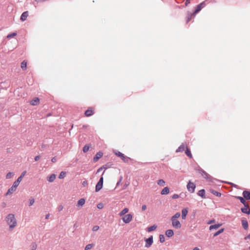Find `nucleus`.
<instances>
[{
  "label": "nucleus",
  "mask_w": 250,
  "mask_h": 250,
  "mask_svg": "<svg viewBox=\"0 0 250 250\" xmlns=\"http://www.w3.org/2000/svg\"><path fill=\"white\" fill-rule=\"evenodd\" d=\"M215 223V220H208L207 224L210 225L209 227V229L211 231L212 230H216L219 228L223 224L222 223Z\"/></svg>",
  "instance_id": "f257e3e1"
},
{
  "label": "nucleus",
  "mask_w": 250,
  "mask_h": 250,
  "mask_svg": "<svg viewBox=\"0 0 250 250\" xmlns=\"http://www.w3.org/2000/svg\"><path fill=\"white\" fill-rule=\"evenodd\" d=\"M144 241H145V247L147 248L150 247L153 243V235H150L148 238H145Z\"/></svg>",
  "instance_id": "f03ea898"
},
{
  "label": "nucleus",
  "mask_w": 250,
  "mask_h": 250,
  "mask_svg": "<svg viewBox=\"0 0 250 250\" xmlns=\"http://www.w3.org/2000/svg\"><path fill=\"white\" fill-rule=\"evenodd\" d=\"M7 224L9 226V230H12L17 225V220H6Z\"/></svg>",
  "instance_id": "7ed1b4c3"
},
{
  "label": "nucleus",
  "mask_w": 250,
  "mask_h": 250,
  "mask_svg": "<svg viewBox=\"0 0 250 250\" xmlns=\"http://www.w3.org/2000/svg\"><path fill=\"white\" fill-rule=\"evenodd\" d=\"M195 187V185L190 181H189L187 185V188L188 191H189L191 193L194 192Z\"/></svg>",
  "instance_id": "20e7f679"
},
{
  "label": "nucleus",
  "mask_w": 250,
  "mask_h": 250,
  "mask_svg": "<svg viewBox=\"0 0 250 250\" xmlns=\"http://www.w3.org/2000/svg\"><path fill=\"white\" fill-rule=\"evenodd\" d=\"M172 221V226L176 229H179L181 227V224L179 220H171Z\"/></svg>",
  "instance_id": "39448f33"
},
{
  "label": "nucleus",
  "mask_w": 250,
  "mask_h": 250,
  "mask_svg": "<svg viewBox=\"0 0 250 250\" xmlns=\"http://www.w3.org/2000/svg\"><path fill=\"white\" fill-rule=\"evenodd\" d=\"M94 113V108L90 107H89L84 113V114L85 116L86 117H89L90 116H92Z\"/></svg>",
  "instance_id": "423d86ee"
},
{
  "label": "nucleus",
  "mask_w": 250,
  "mask_h": 250,
  "mask_svg": "<svg viewBox=\"0 0 250 250\" xmlns=\"http://www.w3.org/2000/svg\"><path fill=\"white\" fill-rule=\"evenodd\" d=\"M116 155L120 157L124 162H127L128 159H129V158L125 156L124 154L119 151L116 152Z\"/></svg>",
  "instance_id": "0eeeda50"
},
{
  "label": "nucleus",
  "mask_w": 250,
  "mask_h": 250,
  "mask_svg": "<svg viewBox=\"0 0 250 250\" xmlns=\"http://www.w3.org/2000/svg\"><path fill=\"white\" fill-rule=\"evenodd\" d=\"M165 235H166V237H167L168 238L172 237L174 235L173 230L172 229H169L165 231Z\"/></svg>",
  "instance_id": "6e6552de"
},
{
  "label": "nucleus",
  "mask_w": 250,
  "mask_h": 250,
  "mask_svg": "<svg viewBox=\"0 0 250 250\" xmlns=\"http://www.w3.org/2000/svg\"><path fill=\"white\" fill-rule=\"evenodd\" d=\"M157 225L156 224H154L153 225H151V226L146 228V231L150 232L155 230L157 229Z\"/></svg>",
  "instance_id": "1a4fd4ad"
},
{
  "label": "nucleus",
  "mask_w": 250,
  "mask_h": 250,
  "mask_svg": "<svg viewBox=\"0 0 250 250\" xmlns=\"http://www.w3.org/2000/svg\"><path fill=\"white\" fill-rule=\"evenodd\" d=\"M205 4V2H203L198 5L196 7L194 13H197L198 12H199L204 7Z\"/></svg>",
  "instance_id": "9d476101"
},
{
  "label": "nucleus",
  "mask_w": 250,
  "mask_h": 250,
  "mask_svg": "<svg viewBox=\"0 0 250 250\" xmlns=\"http://www.w3.org/2000/svg\"><path fill=\"white\" fill-rule=\"evenodd\" d=\"M242 225L244 229L247 230L249 228V223L247 220H241Z\"/></svg>",
  "instance_id": "9b49d317"
},
{
  "label": "nucleus",
  "mask_w": 250,
  "mask_h": 250,
  "mask_svg": "<svg viewBox=\"0 0 250 250\" xmlns=\"http://www.w3.org/2000/svg\"><path fill=\"white\" fill-rule=\"evenodd\" d=\"M103 155V153L101 152H98L95 156L93 158V161L97 162L99 159H100Z\"/></svg>",
  "instance_id": "f8f14e48"
},
{
  "label": "nucleus",
  "mask_w": 250,
  "mask_h": 250,
  "mask_svg": "<svg viewBox=\"0 0 250 250\" xmlns=\"http://www.w3.org/2000/svg\"><path fill=\"white\" fill-rule=\"evenodd\" d=\"M16 188L12 186L7 191L6 193V195H10L12 194L14 192H15L16 190Z\"/></svg>",
  "instance_id": "ddd939ff"
},
{
  "label": "nucleus",
  "mask_w": 250,
  "mask_h": 250,
  "mask_svg": "<svg viewBox=\"0 0 250 250\" xmlns=\"http://www.w3.org/2000/svg\"><path fill=\"white\" fill-rule=\"evenodd\" d=\"M40 100L38 98H35L30 101V104L32 105H36L39 104Z\"/></svg>",
  "instance_id": "4468645a"
},
{
  "label": "nucleus",
  "mask_w": 250,
  "mask_h": 250,
  "mask_svg": "<svg viewBox=\"0 0 250 250\" xmlns=\"http://www.w3.org/2000/svg\"><path fill=\"white\" fill-rule=\"evenodd\" d=\"M225 230V229L223 228H222L220 229L219 230H218L217 231H216L215 233L213 234V237H215L220 234L221 233H223Z\"/></svg>",
  "instance_id": "2eb2a0df"
},
{
  "label": "nucleus",
  "mask_w": 250,
  "mask_h": 250,
  "mask_svg": "<svg viewBox=\"0 0 250 250\" xmlns=\"http://www.w3.org/2000/svg\"><path fill=\"white\" fill-rule=\"evenodd\" d=\"M28 16V13L27 11L24 12L21 15V20L22 21H24L26 20Z\"/></svg>",
  "instance_id": "dca6fc26"
},
{
  "label": "nucleus",
  "mask_w": 250,
  "mask_h": 250,
  "mask_svg": "<svg viewBox=\"0 0 250 250\" xmlns=\"http://www.w3.org/2000/svg\"><path fill=\"white\" fill-rule=\"evenodd\" d=\"M186 147L188 146L183 144L177 148L176 152H183L185 150V149H186Z\"/></svg>",
  "instance_id": "f3484780"
},
{
  "label": "nucleus",
  "mask_w": 250,
  "mask_h": 250,
  "mask_svg": "<svg viewBox=\"0 0 250 250\" xmlns=\"http://www.w3.org/2000/svg\"><path fill=\"white\" fill-rule=\"evenodd\" d=\"M243 195L244 197L246 200H250V192L248 191H244L243 192Z\"/></svg>",
  "instance_id": "a211bd4d"
},
{
  "label": "nucleus",
  "mask_w": 250,
  "mask_h": 250,
  "mask_svg": "<svg viewBox=\"0 0 250 250\" xmlns=\"http://www.w3.org/2000/svg\"><path fill=\"white\" fill-rule=\"evenodd\" d=\"M169 192V189L168 187H166L164 188L161 191V194L162 195H167Z\"/></svg>",
  "instance_id": "6ab92c4d"
},
{
  "label": "nucleus",
  "mask_w": 250,
  "mask_h": 250,
  "mask_svg": "<svg viewBox=\"0 0 250 250\" xmlns=\"http://www.w3.org/2000/svg\"><path fill=\"white\" fill-rule=\"evenodd\" d=\"M85 203V200L83 198H81L80 199L77 203V206L79 207H82Z\"/></svg>",
  "instance_id": "aec40b11"
},
{
  "label": "nucleus",
  "mask_w": 250,
  "mask_h": 250,
  "mask_svg": "<svg viewBox=\"0 0 250 250\" xmlns=\"http://www.w3.org/2000/svg\"><path fill=\"white\" fill-rule=\"evenodd\" d=\"M188 212V210L187 208H184L182 210V219L186 218Z\"/></svg>",
  "instance_id": "412c9836"
},
{
  "label": "nucleus",
  "mask_w": 250,
  "mask_h": 250,
  "mask_svg": "<svg viewBox=\"0 0 250 250\" xmlns=\"http://www.w3.org/2000/svg\"><path fill=\"white\" fill-rule=\"evenodd\" d=\"M210 192L211 193H212V194H213L214 195L216 196H218V197H220L221 196V193L217 191H215L214 190V189H210L209 190Z\"/></svg>",
  "instance_id": "4be33fe9"
},
{
  "label": "nucleus",
  "mask_w": 250,
  "mask_h": 250,
  "mask_svg": "<svg viewBox=\"0 0 250 250\" xmlns=\"http://www.w3.org/2000/svg\"><path fill=\"white\" fill-rule=\"evenodd\" d=\"M56 178V175L54 174H51L48 178V181L49 182H53Z\"/></svg>",
  "instance_id": "5701e85b"
},
{
  "label": "nucleus",
  "mask_w": 250,
  "mask_h": 250,
  "mask_svg": "<svg viewBox=\"0 0 250 250\" xmlns=\"http://www.w3.org/2000/svg\"><path fill=\"white\" fill-rule=\"evenodd\" d=\"M185 153L190 158H192V154L191 153V152H190V150L188 148V147H186V149Z\"/></svg>",
  "instance_id": "b1692460"
},
{
  "label": "nucleus",
  "mask_w": 250,
  "mask_h": 250,
  "mask_svg": "<svg viewBox=\"0 0 250 250\" xmlns=\"http://www.w3.org/2000/svg\"><path fill=\"white\" fill-rule=\"evenodd\" d=\"M21 68L22 69L25 70L26 69V67H27V62L25 61H23L21 63Z\"/></svg>",
  "instance_id": "393cba45"
},
{
  "label": "nucleus",
  "mask_w": 250,
  "mask_h": 250,
  "mask_svg": "<svg viewBox=\"0 0 250 250\" xmlns=\"http://www.w3.org/2000/svg\"><path fill=\"white\" fill-rule=\"evenodd\" d=\"M157 183V184L160 186H164L166 184L165 181L163 179L158 180Z\"/></svg>",
  "instance_id": "a878e982"
},
{
  "label": "nucleus",
  "mask_w": 250,
  "mask_h": 250,
  "mask_svg": "<svg viewBox=\"0 0 250 250\" xmlns=\"http://www.w3.org/2000/svg\"><path fill=\"white\" fill-rule=\"evenodd\" d=\"M102 187H103V185L97 183L96 186V188H95L96 191L98 192L99 190H100L102 189Z\"/></svg>",
  "instance_id": "bb28decb"
},
{
  "label": "nucleus",
  "mask_w": 250,
  "mask_h": 250,
  "mask_svg": "<svg viewBox=\"0 0 250 250\" xmlns=\"http://www.w3.org/2000/svg\"><path fill=\"white\" fill-rule=\"evenodd\" d=\"M128 211V209L127 208H125L119 214L120 216L121 217L127 213Z\"/></svg>",
  "instance_id": "cd10ccee"
},
{
  "label": "nucleus",
  "mask_w": 250,
  "mask_h": 250,
  "mask_svg": "<svg viewBox=\"0 0 250 250\" xmlns=\"http://www.w3.org/2000/svg\"><path fill=\"white\" fill-rule=\"evenodd\" d=\"M241 210L243 213H250V209L248 207H245L244 208H242Z\"/></svg>",
  "instance_id": "c85d7f7f"
},
{
  "label": "nucleus",
  "mask_w": 250,
  "mask_h": 250,
  "mask_svg": "<svg viewBox=\"0 0 250 250\" xmlns=\"http://www.w3.org/2000/svg\"><path fill=\"white\" fill-rule=\"evenodd\" d=\"M94 246V244L91 243V244H88L86 245V246L84 248V250H90L93 246Z\"/></svg>",
  "instance_id": "c756f323"
},
{
  "label": "nucleus",
  "mask_w": 250,
  "mask_h": 250,
  "mask_svg": "<svg viewBox=\"0 0 250 250\" xmlns=\"http://www.w3.org/2000/svg\"><path fill=\"white\" fill-rule=\"evenodd\" d=\"M159 241L160 243H163L165 241V238L163 234H160L159 235Z\"/></svg>",
  "instance_id": "7c9ffc66"
},
{
  "label": "nucleus",
  "mask_w": 250,
  "mask_h": 250,
  "mask_svg": "<svg viewBox=\"0 0 250 250\" xmlns=\"http://www.w3.org/2000/svg\"><path fill=\"white\" fill-rule=\"evenodd\" d=\"M205 191L204 189H201L198 191V195L201 196L202 197H205Z\"/></svg>",
  "instance_id": "2f4dec72"
},
{
  "label": "nucleus",
  "mask_w": 250,
  "mask_h": 250,
  "mask_svg": "<svg viewBox=\"0 0 250 250\" xmlns=\"http://www.w3.org/2000/svg\"><path fill=\"white\" fill-rule=\"evenodd\" d=\"M65 175H66V172L64 171H62L59 176V178L60 179H62L65 176Z\"/></svg>",
  "instance_id": "473e14b6"
},
{
  "label": "nucleus",
  "mask_w": 250,
  "mask_h": 250,
  "mask_svg": "<svg viewBox=\"0 0 250 250\" xmlns=\"http://www.w3.org/2000/svg\"><path fill=\"white\" fill-rule=\"evenodd\" d=\"M13 175L14 173L13 172H9L6 174V178L7 179H10L13 176Z\"/></svg>",
  "instance_id": "72a5a7b5"
},
{
  "label": "nucleus",
  "mask_w": 250,
  "mask_h": 250,
  "mask_svg": "<svg viewBox=\"0 0 250 250\" xmlns=\"http://www.w3.org/2000/svg\"><path fill=\"white\" fill-rule=\"evenodd\" d=\"M181 214L180 212L176 213L174 215H173L171 219H177L180 217Z\"/></svg>",
  "instance_id": "f704fd0d"
},
{
  "label": "nucleus",
  "mask_w": 250,
  "mask_h": 250,
  "mask_svg": "<svg viewBox=\"0 0 250 250\" xmlns=\"http://www.w3.org/2000/svg\"><path fill=\"white\" fill-rule=\"evenodd\" d=\"M89 148V146H88L87 145H85L83 147V152L85 153L88 151Z\"/></svg>",
  "instance_id": "c9c22d12"
},
{
  "label": "nucleus",
  "mask_w": 250,
  "mask_h": 250,
  "mask_svg": "<svg viewBox=\"0 0 250 250\" xmlns=\"http://www.w3.org/2000/svg\"><path fill=\"white\" fill-rule=\"evenodd\" d=\"M17 35V33H11V34H9L7 35V38L8 39H10L12 37H14L15 36H16Z\"/></svg>",
  "instance_id": "e433bc0d"
},
{
  "label": "nucleus",
  "mask_w": 250,
  "mask_h": 250,
  "mask_svg": "<svg viewBox=\"0 0 250 250\" xmlns=\"http://www.w3.org/2000/svg\"><path fill=\"white\" fill-rule=\"evenodd\" d=\"M19 184L20 183L17 181V180L16 181H15L12 185V186H13L14 187L16 188H17L18 187V186L19 185Z\"/></svg>",
  "instance_id": "4c0bfd02"
},
{
  "label": "nucleus",
  "mask_w": 250,
  "mask_h": 250,
  "mask_svg": "<svg viewBox=\"0 0 250 250\" xmlns=\"http://www.w3.org/2000/svg\"><path fill=\"white\" fill-rule=\"evenodd\" d=\"M34 202H35L34 199L33 198H31L29 199V206H31L32 205H33L34 204Z\"/></svg>",
  "instance_id": "58836bf2"
},
{
  "label": "nucleus",
  "mask_w": 250,
  "mask_h": 250,
  "mask_svg": "<svg viewBox=\"0 0 250 250\" xmlns=\"http://www.w3.org/2000/svg\"><path fill=\"white\" fill-rule=\"evenodd\" d=\"M99 229V227L98 226H93V228H92V230L93 231H97L98 229Z\"/></svg>",
  "instance_id": "ea45409f"
},
{
  "label": "nucleus",
  "mask_w": 250,
  "mask_h": 250,
  "mask_svg": "<svg viewBox=\"0 0 250 250\" xmlns=\"http://www.w3.org/2000/svg\"><path fill=\"white\" fill-rule=\"evenodd\" d=\"M14 215L13 214H9L7 217V219H14Z\"/></svg>",
  "instance_id": "a19ab883"
},
{
  "label": "nucleus",
  "mask_w": 250,
  "mask_h": 250,
  "mask_svg": "<svg viewBox=\"0 0 250 250\" xmlns=\"http://www.w3.org/2000/svg\"><path fill=\"white\" fill-rule=\"evenodd\" d=\"M238 198L240 200V201H241V202L243 204H244V203L245 202V200H244V199L242 197H238Z\"/></svg>",
  "instance_id": "79ce46f5"
},
{
  "label": "nucleus",
  "mask_w": 250,
  "mask_h": 250,
  "mask_svg": "<svg viewBox=\"0 0 250 250\" xmlns=\"http://www.w3.org/2000/svg\"><path fill=\"white\" fill-rule=\"evenodd\" d=\"M179 197V196L177 194H174L172 196V198L173 199H177Z\"/></svg>",
  "instance_id": "37998d69"
},
{
  "label": "nucleus",
  "mask_w": 250,
  "mask_h": 250,
  "mask_svg": "<svg viewBox=\"0 0 250 250\" xmlns=\"http://www.w3.org/2000/svg\"><path fill=\"white\" fill-rule=\"evenodd\" d=\"M104 207V205L102 203L98 204L97 205V208L99 209H101Z\"/></svg>",
  "instance_id": "c03bdc74"
},
{
  "label": "nucleus",
  "mask_w": 250,
  "mask_h": 250,
  "mask_svg": "<svg viewBox=\"0 0 250 250\" xmlns=\"http://www.w3.org/2000/svg\"><path fill=\"white\" fill-rule=\"evenodd\" d=\"M124 224H128L131 222L132 220H122Z\"/></svg>",
  "instance_id": "a18cd8bd"
},
{
  "label": "nucleus",
  "mask_w": 250,
  "mask_h": 250,
  "mask_svg": "<svg viewBox=\"0 0 250 250\" xmlns=\"http://www.w3.org/2000/svg\"><path fill=\"white\" fill-rule=\"evenodd\" d=\"M103 181H104V179H103V177H102L100 179V180H99V182H98V183L102 184V185H103Z\"/></svg>",
  "instance_id": "49530a36"
},
{
  "label": "nucleus",
  "mask_w": 250,
  "mask_h": 250,
  "mask_svg": "<svg viewBox=\"0 0 250 250\" xmlns=\"http://www.w3.org/2000/svg\"><path fill=\"white\" fill-rule=\"evenodd\" d=\"M103 181H104V179H103V177H102L100 179V180H99V182H98V183L102 184V185H103Z\"/></svg>",
  "instance_id": "de8ad7c7"
},
{
  "label": "nucleus",
  "mask_w": 250,
  "mask_h": 250,
  "mask_svg": "<svg viewBox=\"0 0 250 250\" xmlns=\"http://www.w3.org/2000/svg\"><path fill=\"white\" fill-rule=\"evenodd\" d=\"M125 217L126 218V219H132V216L130 214H128L125 216Z\"/></svg>",
  "instance_id": "09e8293b"
},
{
  "label": "nucleus",
  "mask_w": 250,
  "mask_h": 250,
  "mask_svg": "<svg viewBox=\"0 0 250 250\" xmlns=\"http://www.w3.org/2000/svg\"><path fill=\"white\" fill-rule=\"evenodd\" d=\"M37 249V246L36 245H33L32 246H31V250H36Z\"/></svg>",
  "instance_id": "8fccbe9b"
},
{
  "label": "nucleus",
  "mask_w": 250,
  "mask_h": 250,
  "mask_svg": "<svg viewBox=\"0 0 250 250\" xmlns=\"http://www.w3.org/2000/svg\"><path fill=\"white\" fill-rule=\"evenodd\" d=\"M82 185L83 186H86L88 185V183L86 181H84L83 183H82Z\"/></svg>",
  "instance_id": "3c124183"
},
{
  "label": "nucleus",
  "mask_w": 250,
  "mask_h": 250,
  "mask_svg": "<svg viewBox=\"0 0 250 250\" xmlns=\"http://www.w3.org/2000/svg\"><path fill=\"white\" fill-rule=\"evenodd\" d=\"M22 178L21 176H20L18 179L17 180V181H18L19 183H20L22 181Z\"/></svg>",
  "instance_id": "603ef678"
},
{
  "label": "nucleus",
  "mask_w": 250,
  "mask_h": 250,
  "mask_svg": "<svg viewBox=\"0 0 250 250\" xmlns=\"http://www.w3.org/2000/svg\"><path fill=\"white\" fill-rule=\"evenodd\" d=\"M202 173H203L202 174L203 176H204L205 177H206V176H207V175H208V174H207V173L206 172H205V171H202Z\"/></svg>",
  "instance_id": "864d4df0"
},
{
  "label": "nucleus",
  "mask_w": 250,
  "mask_h": 250,
  "mask_svg": "<svg viewBox=\"0 0 250 250\" xmlns=\"http://www.w3.org/2000/svg\"><path fill=\"white\" fill-rule=\"evenodd\" d=\"M40 158V156L38 155V156H36L35 157V160L36 161H38Z\"/></svg>",
  "instance_id": "5fc2aeb1"
},
{
  "label": "nucleus",
  "mask_w": 250,
  "mask_h": 250,
  "mask_svg": "<svg viewBox=\"0 0 250 250\" xmlns=\"http://www.w3.org/2000/svg\"><path fill=\"white\" fill-rule=\"evenodd\" d=\"M146 205H143V206H142V210H146Z\"/></svg>",
  "instance_id": "6e6d98bb"
},
{
  "label": "nucleus",
  "mask_w": 250,
  "mask_h": 250,
  "mask_svg": "<svg viewBox=\"0 0 250 250\" xmlns=\"http://www.w3.org/2000/svg\"><path fill=\"white\" fill-rule=\"evenodd\" d=\"M25 174H26V171H23V172L21 173V175L20 176H21V177L23 178V177L24 176V175H25Z\"/></svg>",
  "instance_id": "4d7b16f0"
},
{
  "label": "nucleus",
  "mask_w": 250,
  "mask_h": 250,
  "mask_svg": "<svg viewBox=\"0 0 250 250\" xmlns=\"http://www.w3.org/2000/svg\"><path fill=\"white\" fill-rule=\"evenodd\" d=\"M190 3V0H186L185 2L186 6H187Z\"/></svg>",
  "instance_id": "13d9d810"
},
{
  "label": "nucleus",
  "mask_w": 250,
  "mask_h": 250,
  "mask_svg": "<svg viewBox=\"0 0 250 250\" xmlns=\"http://www.w3.org/2000/svg\"><path fill=\"white\" fill-rule=\"evenodd\" d=\"M51 161L53 162V163H55L56 162V157H53L52 159H51Z\"/></svg>",
  "instance_id": "bf43d9fd"
},
{
  "label": "nucleus",
  "mask_w": 250,
  "mask_h": 250,
  "mask_svg": "<svg viewBox=\"0 0 250 250\" xmlns=\"http://www.w3.org/2000/svg\"><path fill=\"white\" fill-rule=\"evenodd\" d=\"M244 239L245 240H247V239H250V233L246 236Z\"/></svg>",
  "instance_id": "052dcab7"
},
{
  "label": "nucleus",
  "mask_w": 250,
  "mask_h": 250,
  "mask_svg": "<svg viewBox=\"0 0 250 250\" xmlns=\"http://www.w3.org/2000/svg\"><path fill=\"white\" fill-rule=\"evenodd\" d=\"M193 250H200V249L198 247H195L193 249Z\"/></svg>",
  "instance_id": "680f3d73"
},
{
  "label": "nucleus",
  "mask_w": 250,
  "mask_h": 250,
  "mask_svg": "<svg viewBox=\"0 0 250 250\" xmlns=\"http://www.w3.org/2000/svg\"><path fill=\"white\" fill-rule=\"evenodd\" d=\"M102 167H100V168H99L98 169L97 172H100V171H101V170H102Z\"/></svg>",
  "instance_id": "e2e57ef3"
},
{
  "label": "nucleus",
  "mask_w": 250,
  "mask_h": 250,
  "mask_svg": "<svg viewBox=\"0 0 250 250\" xmlns=\"http://www.w3.org/2000/svg\"><path fill=\"white\" fill-rule=\"evenodd\" d=\"M49 214H47L46 216L45 219H47L49 217Z\"/></svg>",
  "instance_id": "0e129e2a"
},
{
  "label": "nucleus",
  "mask_w": 250,
  "mask_h": 250,
  "mask_svg": "<svg viewBox=\"0 0 250 250\" xmlns=\"http://www.w3.org/2000/svg\"><path fill=\"white\" fill-rule=\"evenodd\" d=\"M190 18L189 17L187 20V22H188L190 21Z\"/></svg>",
  "instance_id": "69168bd1"
},
{
  "label": "nucleus",
  "mask_w": 250,
  "mask_h": 250,
  "mask_svg": "<svg viewBox=\"0 0 250 250\" xmlns=\"http://www.w3.org/2000/svg\"><path fill=\"white\" fill-rule=\"evenodd\" d=\"M74 227H76V224L74 225Z\"/></svg>",
  "instance_id": "338daca9"
},
{
  "label": "nucleus",
  "mask_w": 250,
  "mask_h": 250,
  "mask_svg": "<svg viewBox=\"0 0 250 250\" xmlns=\"http://www.w3.org/2000/svg\"><path fill=\"white\" fill-rule=\"evenodd\" d=\"M249 250H250V246L249 247Z\"/></svg>",
  "instance_id": "774afa93"
}]
</instances>
